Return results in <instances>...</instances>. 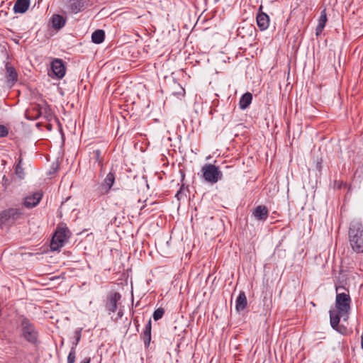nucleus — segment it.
I'll return each mask as SVG.
<instances>
[{
	"mask_svg": "<svg viewBox=\"0 0 363 363\" xmlns=\"http://www.w3.org/2000/svg\"><path fill=\"white\" fill-rule=\"evenodd\" d=\"M238 35L242 38L253 37L256 33L255 27L250 23L243 21L237 30Z\"/></svg>",
	"mask_w": 363,
	"mask_h": 363,
	"instance_id": "10",
	"label": "nucleus"
},
{
	"mask_svg": "<svg viewBox=\"0 0 363 363\" xmlns=\"http://www.w3.org/2000/svg\"><path fill=\"white\" fill-rule=\"evenodd\" d=\"M76 359V351L74 347H72L67 356V363H74Z\"/></svg>",
	"mask_w": 363,
	"mask_h": 363,
	"instance_id": "26",
	"label": "nucleus"
},
{
	"mask_svg": "<svg viewBox=\"0 0 363 363\" xmlns=\"http://www.w3.org/2000/svg\"><path fill=\"white\" fill-rule=\"evenodd\" d=\"M23 212L20 208H9L0 212V225H9L13 224L16 220L20 219Z\"/></svg>",
	"mask_w": 363,
	"mask_h": 363,
	"instance_id": "5",
	"label": "nucleus"
},
{
	"mask_svg": "<svg viewBox=\"0 0 363 363\" xmlns=\"http://www.w3.org/2000/svg\"><path fill=\"white\" fill-rule=\"evenodd\" d=\"M115 182V175L112 172H109L106 178L104 179L103 183L100 186V194L101 195L106 194L108 193L111 188L113 186Z\"/></svg>",
	"mask_w": 363,
	"mask_h": 363,
	"instance_id": "14",
	"label": "nucleus"
},
{
	"mask_svg": "<svg viewBox=\"0 0 363 363\" xmlns=\"http://www.w3.org/2000/svg\"><path fill=\"white\" fill-rule=\"evenodd\" d=\"M89 0H66L65 6L71 12L77 13L83 10Z\"/></svg>",
	"mask_w": 363,
	"mask_h": 363,
	"instance_id": "11",
	"label": "nucleus"
},
{
	"mask_svg": "<svg viewBox=\"0 0 363 363\" xmlns=\"http://www.w3.org/2000/svg\"><path fill=\"white\" fill-rule=\"evenodd\" d=\"M67 233L68 231L64 228L59 229L55 232L50 244L52 250H58L65 244L68 238Z\"/></svg>",
	"mask_w": 363,
	"mask_h": 363,
	"instance_id": "7",
	"label": "nucleus"
},
{
	"mask_svg": "<svg viewBox=\"0 0 363 363\" xmlns=\"http://www.w3.org/2000/svg\"><path fill=\"white\" fill-rule=\"evenodd\" d=\"M262 9V6H260L259 12L257 14L256 21L259 29L261 31H264L267 30L269 26V17L267 13L260 11Z\"/></svg>",
	"mask_w": 363,
	"mask_h": 363,
	"instance_id": "13",
	"label": "nucleus"
},
{
	"mask_svg": "<svg viewBox=\"0 0 363 363\" xmlns=\"http://www.w3.org/2000/svg\"><path fill=\"white\" fill-rule=\"evenodd\" d=\"M180 191H181V190H180L179 191H178V192L177 193V194H176V196H177L178 199H179V194H180Z\"/></svg>",
	"mask_w": 363,
	"mask_h": 363,
	"instance_id": "34",
	"label": "nucleus"
},
{
	"mask_svg": "<svg viewBox=\"0 0 363 363\" xmlns=\"http://www.w3.org/2000/svg\"><path fill=\"white\" fill-rule=\"evenodd\" d=\"M6 79L8 84L13 85L18 81V74L16 69L9 62L6 64Z\"/></svg>",
	"mask_w": 363,
	"mask_h": 363,
	"instance_id": "16",
	"label": "nucleus"
},
{
	"mask_svg": "<svg viewBox=\"0 0 363 363\" xmlns=\"http://www.w3.org/2000/svg\"><path fill=\"white\" fill-rule=\"evenodd\" d=\"M327 22L325 9L323 10L318 19V24L315 28V35L318 36L323 32Z\"/></svg>",
	"mask_w": 363,
	"mask_h": 363,
	"instance_id": "21",
	"label": "nucleus"
},
{
	"mask_svg": "<svg viewBox=\"0 0 363 363\" xmlns=\"http://www.w3.org/2000/svg\"><path fill=\"white\" fill-rule=\"evenodd\" d=\"M50 22L55 29L59 30L65 26L66 18L59 14H54L51 18Z\"/></svg>",
	"mask_w": 363,
	"mask_h": 363,
	"instance_id": "18",
	"label": "nucleus"
},
{
	"mask_svg": "<svg viewBox=\"0 0 363 363\" xmlns=\"http://www.w3.org/2000/svg\"><path fill=\"white\" fill-rule=\"evenodd\" d=\"M43 198V193L40 191L29 193L23 198V206L31 209L38 205Z\"/></svg>",
	"mask_w": 363,
	"mask_h": 363,
	"instance_id": "8",
	"label": "nucleus"
},
{
	"mask_svg": "<svg viewBox=\"0 0 363 363\" xmlns=\"http://www.w3.org/2000/svg\"><path fill=\"white\" fill-rule=\"evenodd\" d=\"M7 135H8L7 128L4 125H0V138L5 137Z\"/></svg>",
	"mask_w": 363,
	"mask_h": 363,
	"instance_id": "30",
	"label": "nucleus"
},
{
	"mask_svg": "<svg viewBox=\"0 0 363 363\" xmlns=\"http://www.w3.org/2000/svg\"><path fill=\"white\" fill-rule=\"evenodd\" d=\"M335 308L341 312L349 313L350 310L351 298L349 291L344 286H336Z\"/></svg>",
	"mask_w": 363,
	"mask_h": 363,
	"instance_id": "2",
	"label": "nucleus"
},
{
	"mask_svg": "<svg viewBox=\"0 0 363 363\" xmlns=\"http://www.w3.org/2000/svg\"><path fill=\"white\" fill-rule=\"evenodd\" d=\"M164 313V310L162 308H159L155 310L153 313V319L155 320H158L162 318Z\"/></svg>",
	"mask_w": 363,
	"mask_h": 363,
	"instance_id": "25",
	"label": "nucleus"
},
{
	"mask_svg": "<svg viewBox=\"0 0 363 363\" xmlns=\"http://www.w3.org/2000/svg\"><path fill=\"white\" fill-rule=\"evenodd\" d=\"M201 171L203 179L211 184L217 183L223 178V173L218 167L212 164H206L202 167Z\"/></svg>",
	"mask_w": 363,
	"mask_h": 363,
	"instance_id": "4",
	"label": "nucleus"
},
{
	"mask_svg": "<svg viewBox=\"0 0 363 363\" xmlns=\"http://www.w3.org/2000/svg\"><path fill=\"white\" fill-rule=\"evenodd\" d=\"M21 159L19 160L18 163L16 166V174L19 175L21 177V174H23V168L21 167Z\"/></svg>",
	"mask_w": 363,
	"mask_h": 363,
	"instance_id": "29",
	"label": "nucleus"
},
{
	"mask_svg": "<svg viewBox=\"0 0 363 363\" xmlns=\"http://www.w3.org/2000/svg\"><path fill=\"white\" fill-rule=\"evenodd\" d=\"M30 0H16L13 6V11L16 13H23L29 7Z\"/></svg>",
	"mask_w": 363,
	"mask_h": 363,
	"instance_id": "17",
	"label": "nucleus"
},
{
	"mask_svg": "<svg viewBox=\"0 0 363 363\" xmlns=\"http://www.w3.org/2000/svg\"><path fill=\"white\" fill-rule=\"evenodd\" d=\"M361 347L363 350V334L361 336Z\"/></svg>",
	"mask_w": 363,
	"mask_h": 363,
	"instance_id": "33",
	"label": "nucleus"
},
{
	"mask_svg": "<svg viewBox=\"0 0 363 363\" xmlns=\"http://www.w3.org/2000/svg\"><path fill=\"white\" fill-rule=\"evenodd\" d=\"M252 216L257 220L264 222L269 216L268 208L265 206L259 205L252 211Z\"/></svg>",
	"mask_w": 363,
	"mask_h": 363,
	"instance_id": "15",
	"label": "nucleus"
},
{
	"mask_svg": "<svg viewBox=\"0 0 363 363\" xmlns=\"http://www.w3.org/2000/svg\"><path fill=\"white\" fill-rule=\"evenodd\" d=\"M90 362H91V358L86 357L80 363H90Z\"/></svg>",
	"mask_w": 363,
	"mask_h": 363,
	"instance_id": "32",
	"label": "nucleus"
},
{
	"mask_svg": "<svg viewBox=\"0 0 363 363\" xmlns=\"http://www.w3.org/2000/svg\"><path fill=\"white\" fill-rule=\"evenodd\" d=\"M123 315V311L122 309H119L117 313V316L115 318V320L121 319Z\"/></svg>",
	"mask_w": 363,
	"mask_h": 363,
	"instance_id": "31",
	"label": "nucleus"
},
{
	"mask_svg": "<svg viewBox=\"0 0 363 363\" xmlns=\"http://www.w3.org/2000/svg\"><path fill=\"white\" fill-rule=\"evenodd\" d=\"M151 320L150 319L145 327V330L141 334V338L144 342V345L146 347H149L151 341Z\"/></svg>",
	"mask_w": 363,
	"mask_h": 363,
	"instance_id": "19",
	"label": "nucleus"
},
{
	"mask_svg": "<svg viewBox=\"0 0 363 363\" xmlns=\"http://www.w3.org/2000/svg\"><path fill=\"white\" fill-rule=\"evenodd\" d=\"M10 184V179L6 176L4 175L2 178V185L4 187L5 190L9 186Z\"/></svg>",
	"mask_w": 363,
	"mask_h": 363,
	"instance_id": "28",
	"label": "nucleus"
},
{
	"mask_svg": "<svg viewBox=\"0 0 363 363\" xmlns=\"http://www.w3.org/2000/svg\"><path fill=\"white\" fill-rule=\"evenodd\" d=\"M329 313L331 327L333 329L340 331L337 328L340 320V318H343L344 320H346L347 318H348L349 313L347 312H341V311L336 308L335 309L330 310Z\"/></svg>",
	"mask_w": 363,
	"mask_h": 363,
	"instance_id": "9",
	"label": "nucleus"
},
{
	"mask_svg": "<svg viewBox=\"0 0 363 363\" xmlns=\"http://www.w3.org/2000/svg\"><path fill=\"white\" fill-rule=\"evenodd\" d=\"M21 333L23 338L31 344H35L38 341V333L35 325L26 318H23L21 321Z\"/></svg>",
	"mask_w": 363,
	"mask_h": 363,
	"instance_id": "3",
	"label": "nucleus"
},
{
	"mask_svg": "<svg viewBox=\"0 0 363 363\" xmlns=\"http://www.w3.org/2000/svg\"><path fill=\"white\" fill-rule=\"evenodd\" d=\"M349 239L350 245L355 252H363V226L360 221L354 220L351 222Z\"/></svg>",
	"mask_w": 363,
	"mask_h": 363,
	"instance_id": "1",
	"label": "nucleus"
},
{
	"mask_svg": "<svg viewBox=\"0 0 363 363\" xmlns=\"http://www.w3.org/2000/svg\"><path fill=\"white\" fill-rule=\"evenodd\" d=\"M81 336H82V330L81 329L80 330H77L74 332V337L75 339V342H73V346H72V347H74V348L76 347V346L79 342V341L81 340Z\"/></svg>",
	"mask_w": 363,
	"mask_h": 363,
	"instance_id": "27",
	"label": "nucleus"
},
{
	"mask_svg": "<svg viewBox=\"0 0 363 363\" xmlns=\"http://www.w3.org/2000/svg\"><path fill=\"white\" fill-rule=\"evenodd\" d=\"M105 33L103 30H96L91 35V40L93 43L99 44L104 40Z\"/></svg>",
	"mask_w": 363,
	"mask_h": 363,
	"instance_id": "23",
	"label": "nucleus"
},
{
	"mask_svg": "<svg viewBox=\"0 0 363 363\" xmlns=\"http://www.w3.org/2000/svg\"><path fill=\"white\" fill-rule=\"evenodd\" d=\"M252 100V95L250 92L244 94L240 99V108L242 110L247 108L251 104Z\"/></svg>",
	"mask_w": 363,
	"mask_h": 363,
	"instance_id": "22",
	"label": "nucleus"
},
{
	"mask_svg": "<svg viewBox=\"0 0 363 363\" xmlns=\"http://www.w3.org/2000/svg\"><path fill=\"white\" fill-rule=\"evenodd\" d=\"M93 159L99 164V165H102L103 158L100 150H96L93 151Z\"/></svg>",
	"mask_w": 363,
	"mask_h": 363,
	"instance_id": "24",
	"label": "nucleus"
},
{
	"mask_svg": "<svg viewBox=\"0 0 363 363\" xmlns=\"http://www.w3.org/2000/svg\"><path fill=\"white\" fill-rule=\"evenodd\" d=\"M121 295L118 292H113L108 295L106 303V308L111 313L115 312L118 308V302L121 300Z\"/></svg>",
	"mask_w": 363,
	"mask_h": 363,
	"instance_id": "12",
	"label": "nucleus"
},
{
	"mask_svg": "<svg viewBox=\"0 0 363 363\" xmlns=\"http://www.w3.org/2000/svg\"><path fill=\"white\" fill-rule=\"evenodd\" d=\"M247 305V300L244 291H240L235 301V309L240 312L243 311Z\"/></svg>",
	"mask_w": 363,
	"mask_h": 363,
	"instance_id": "20",
	"label": "nucleus"
},
{
	"mask_svg": "<svg viewBox=\"0 0 363 363\" xmlns=\"http://www.w3.org/2000/svg\"><path fill=\"white\" fill-rule=\"evenodd\" d=\"M65 72L66 69L62 60L55 59L52 61L50 70L48 72V75L50 77L60 79L65 76Z\"/></svg>",
	"mask_w": 363,
	"mask_h": 363,
	"instance_id": "6",
	"label": "nucleus"
}]
</instances>
